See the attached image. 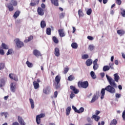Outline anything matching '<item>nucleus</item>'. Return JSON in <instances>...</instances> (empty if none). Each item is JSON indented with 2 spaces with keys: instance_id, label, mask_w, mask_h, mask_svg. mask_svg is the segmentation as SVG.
<instances>
[{
  "instance_id": "obj_1",
  "label": "nucleus",
  "mask_w": 125,
  "mask_h": 125,
  "mask_svg": "<svg viewBox=\"0 0 125 125\" xmlns=\"http://www.w3.org/2000/svg\"><path fill=\"white\" fill-rule=\"evenodd\" d=\"M105 90H106V91L110 92V93H115V92H116V89H115V88H114V87H113L112 86L108 85L105 88L102 89L101 91V94H102L101 99H103V98H104L105 93Z\"/></svg>"
},
{
  "instance_id": "obj_2",
  "label": "nucleus",
  "mask_w": 125,
  "mask_h": 125,
  "mask_svg": "<svg viewBox=\"0 0 125 125\" xmlns=\"http://www.w3.org/2000/svg\"><path fill=\"white\" fill-rule=\"evenodd\" d=\"M17 4H18V2L16 0H11V3L5 4V6L8 8L9 11L11 12L14 10V7L13 6H17Z\"/></svg>"
},
{
  "instance_id": "obj_3",
  "label": "nucleus",
  "mask_w": 125,
  "mask_h": 125,
  "mask_svg": "<svg viewBox=\"0 0 125 125\" xmlns=\"http://www.w3.org/2000/svg\"><path fill=\"white\" fill-rule=\"evenodd\" d=\"M89 84L88 83V82L87 81L82 82L79 81L78 82V86L79 88H87Z\"/></svg>"
},
{
  "instance_id": "obj_4",
  "label": "nucleus",
  "mask_w": 125,
  "mask_h": 125,
  "mask_svg": "<svg viewBox=\"0 0 125 125\" xmlns=\"http://www.w3.org/2000/svg\"><path fill=\"white\" fill-rule=\"evenodd\" d=\"M55 81L56 83L55 84V86L56 87V89H59L60 87V81H61V77L60 75H57L56 76Z\"/></svg>"
},
{
  "instance_id": "obj_5",
  "label": "nucleus",
  "mask_w": 125,
  "mask_h": 125,
  "mask_svg": "<svg viewBox=\"0 0 125 125\" xmlns=\"http://www.w3.org/2000/svg\"><path fill=\"white\" fill-rule=\"evenodd\" d=\"M106 79H107V81H108L109 84H110L111 86H113V87H115V88L118 87L117 84L116 83L115 81H114L113 79L109 77V76H108V75H106Z\"/></svg>"
},
{
  "instance_id": "obj_6",
  "label": "nucleus",
  "mask_w": 125,
  "mask_h": 125,
  "mask_svg": "<svg viewBox=\"0 0 125 125\" xmlns=\"http://www.w3.org/2000/svg\"><path fill=\"white\" fill-rule=\"evenodd\" d=\"M15 42H16V44L19 48H21V47H23L24 46V42L20 41V39L17 38L15 39Z\"/></svg>"
},
{
  "instance_id": "obj_7",
  "label": "nucleus",
  "mask_w": 125,
  "mask_h": 125,
  "mask_svg": "<svg viewBox=\"0 0 125 125\" xmlns=\"http://www.w3.org/2000/svg\"><path fill=\"white\" fill-rule=\"evenodd\" d=\"M45 117V114L41 113L40 115L36 116V123L37 125H41V119L42 118H44Z\"/></svg>"
},
{
  "instance_id": "obj_8",
  "label": "nucleus",
  "mask_w": 125,
  "mask_h": 125,
  "mask_svg": "<svg viewBox=\"0 0 125 125\" xmlns=\"http://www.w3.org/2000/svg\"><path fill=\"white\" fill-rule=\"evenodd\" d=\"M9 77L11 80H13L15 81V82H18V77L14 73H10L9 74Z\"/></svg>"
},
{
  "instance_id": "obj_9",
  "label": "nucleus",
  "mask_w": 125,
  "mask_h": 125,
  "mask_svg": "<svg viewBox=\"0 0 125 125\" xmlns=\"http://www.w3.org/2000/svg\"><path fill=\"white\" fill-rule=\"evenodd\" d=\"M97 62H98V59H96L93 62V68L94 71H96L98 68H99V65L97 63Z\"/></svg>"
},
{
  "instance_id": "obj_10",
  "label": "nucleus",
  "mask_w": 125,
  "mask_h": 125,
  "mask_svg": "<svg viewBox=\"0 0 125 125\" xmlns=\"http://www.w3.org/2000/svg\"><path fill=\"white\" fill-rule=\"evenodd\" d=\"M99 95V91L97 92L96 94H94L92 98V100L90 101L91 103H93V102H95L97 99H98V96Z\"/></svg>"
},
{
  "instance_id": "obj_11",
  "label": "nucleus",
  "mask_w": 125,
  "mask_h": 125,
  "mask_svg": "<svg viewBox=\"0 0 125 125\" xmlns=\"http://www.w3.org/2000/svg\"><path fill=\"white\" fill-rule=\"evenodd\" d=\"M70 89L73 91V93L75 94H78L80 92V90L76 88V87L73 85L70 86Z\"/></svg>"
},
{
  "instance_id": "obj_12",
  "label": "nucleus",
  "mask_w": 125,
  "mask_h": 125,
  "mask_svg": "<svg viewBox=\"0 0 125 125\" xmlns=\"http://www.w3.org/2000/svg\"><path fill=\"white\" fill-rule=\"evenodd\" d=\"M37 12L39 15H40L41 16H43V15H44V10L41 7H39L38 8Z\"/></svg>"
},
{
  "instance_id": "obj_13",
  "label": "nucleus",
  "mask_w": 125,
  "mask_h": 125,
  "mask_svg": "<svg viewBox=\"0 0 125 125\" xmlns=\"http://www.w3.org/2000/svg\"><path fill=\"white\" fill-rule=\"evenodd\" d=\"M58 33L61 38H63V37H65V36H66V34L64 32V29H59Z\"/></svg>"
},
{
  "instance_id": "obj_14",
  "label": "nucleus",
  "mask_w": 125,
  "mask_h": 125,
  "mask_svg": "<svg viewBox=\"0 0 125 125\" xmlns=\"http://www.w3.org/2000/svg\"><path fill=\"white\" fill-rule=\"evenodd\" d=\"M33 54L34 55H35V56H36V57H39V56H42V54L41 53V52L37 49L34 50Z\"/></svg>"
},
{
  "instance_id": "obj_15",
  "label": "nucleus",
  "mask_w": 125,
  "mask_h": 125,
  "mask_svg": "<svg viewBox=\"0 0 125 125\" xmlns=\"http://www.w3.org/2000/svg\"><path fill=\"white\" fill-rule=\"evenodd\" d=\"M19 123L21 125H26V123L24 122V120L21 117V116L18 117Z\"/></svg>"
},
{
  "instance_id": "obj_16",
  "label": "nucleus",
  "mask_w": 125,
  "mask_h": 125,
  "mask_svg": "<svg viewBox=\"0 0 125 125\" xmlns=\"http://www.w3.org/2000/svg\"><path fill=\"white\" fill-rule=\"evenodd\" d=\"M117 33L118 35H119L120 37H122L125 35V31L124 29H119L117 31Z\"/></svg>"
},
{
  "instance_id": "obj_17",
  "label": "nucleus",
  "mask_w": 125,
  "mask_h": 125,
  "mask_svg": "<svg viewBox=\"0 0 125 125\" xmlns=\"http://www.w3.org/2000/svg\"><path fill=\"white\" fill-rule=\"evenodd\" d=\"M54 54L57 57H59L60 56V50L58 47L55 48Z\"/></svg>"
},
{
  "instance_id": "obj_18",
  "label": "nucleus",
  "mask_w": 125,
  "mask_h": 125,
  "mask_svg": "<svg viewBox=\"0 0 125 125\" xmlns=\"http://www.w3.org/2000/svg\"><path fill=\"white\" fill-rule=\"evenodd\" d=\"M10 88L12 92H15L16 90V85L14 84L13 83H11L10 84Z\"/></svg>"
},
{
  "instance_id": "obj_19",
  "label": "nucleus",
  "mask_w": 125,
  "mask_h": 125,
  "mask_svg": "<svg viewBox=\"0 0 125 125\" xmlns=\"http://www.w3.org/2000/svg\"><path fill=\"white\" fill-rule=\"evenodd\" d=\"M85 64L88 67L91 66L92 64V60L91 59H89L86 61Z\"/></svg>"
},
{
  "instance_id": "obj_20",
  "label": "nucleus",
  "mask_w": 125,
  "mask_h": 125,
  "mask_svg": "<svg viewBox=\"0 0 125 125\" xmlns=\"http://www.w3.org/2000/svg\"><path fill=\"white\" fill-rule=\"evenodd\" d=\"M91 119H94V120L96 121V122H99V121L100 120L101 117L99 116H97L95 115H93L92 117H91Z\"/></svg>"
},
{
  "instance_id": "obj_21",
  "label": "nucleus",
  "mask_w": 125,
  "mask_h": 125,
  "mask_svg": "<svg viewBox=\"0 0 125 125\" xmlns=\"http://www.w3.org/2000/svg\"><path fill=\"white\" fill-rule=\"evenodd\" d=\"M33 85L35 89H39L40 88V84L37 81L33 82Z\"/></svg>"
},
{
  "instance_id": "obj_22",
  "label": "nucleus",
  "mask_w": 125,
  "mask_h": 125,
  "mask_svg": "<svg viewBox=\"0 0 125 125\" xmlns=\"http://www.w3.org/2000/svg\"><path fill=\"white\" fill-rule=\"evenodd\" d=\"M20 13H21L20 11L19 10L16 11L13 15V17L14 19H17V18L19 16V15H20Z\"/></svg>"
},
{
  "instance_id": "obj_23",
  "label": "nucleus",
  "mask_w": 125,
  "mask_h": 125,
  "mask_svg": "<svg viewBox=\"0 0 125 125\" xmlns=\"http://www.w3.org/2000/svg\"><path fill=\"white\" fill-rule=\"evenodd\" d=\"M4 85H5V80H4V79L2 78L0 80V87H2Z\"/></svg>"
},
{
  "instance_id": "obj_24",
  "label": "nucleus",
  "mask_w": 125,
  "mask_h": 125,
  "mask_svg": "<svg viewBox=\"0 0 125 125\" xmlns=\"http://www.w3.org/2000/svg\"><path fill=\"white\" fill-rule=\"evenodd\" d=\"M114 80L115 82H116L117 83L119 82V80H120V76H119L117 73L114 74Z\"/></svg>"
},
{
  "instance_id": "obj_25",
  "label": "nucleus",
  "mask_w": 125,
  "mask_h": 125,
  "mask_svg": "<svg viewBox=\"0 0 125 125\" xmlns=\"http://www.w3.org/2000/svg\"><path fill=\"white\" fill-rule=\"evenodd\" d=\"M51 3L54 4L55 6H59V3H58V0H50Z\"/></svg>"
},
{
  "instance_id": "obj_26",
  "label": "nucleus",
  "mask_w": 125,
  "mask_h": 125,
  "mask_svg": "<svg viewBox=\"0 0 125 125\" xmlns=\"http://www.w3.org/2000/svg\"><path fill=\"white\" fill-rule=\"evenodd\" d=\"M71 110H72L71 106H68L67 107V108L66 109V111H65V114H66V116H69V115H70Z\"/></svg>"
},
{
  "instance_id": "obj_27",
  "label": "nucleus",
  "mask_w": 125,
  "mask_h": 125,
  "mask_svg": "<svg viewBox=\"0 0 125 125\" xmlns=\"http://www.w3.org/2000/svg\"><path fill=\"white\" fill-rule=\"evenodd\" d=\"M33 39H34V37L31 35L30 36L28 37V39L24 40V42H31Z\"/></svg>"
},
{
  "instance_id": "obj_28",
  "label": "nucleus",
  "mask_w": 125,
  "mask_h": 125,
  "mask_svg": "<svg viewBox=\"0 0 125 125\" xmlns=\"http://www.w3.org/2000/svg\"><path fill=\"white\" fill-rule=\"evenodd\" d=\"M29 102L31 106V108L34 109V108H35V104H34V100L32 99H29Z\"/></svg>"
},
{
  "instance_id": "obj_29",
  "label": "nucleus",
  "mask_w": 125,
  "mask_h": 125,
  "mask_svg": "<svg viewBox=\"0 0 125 125\" xmlns=\"http://www.w3.org/2000/svg\"><path fill=\"white\" fill-rule=\"evenodd\" d=\"M1 47V48H3V49H8V45L4 43H2Z\"/></svg>"
},
{
  "instance_id": "obj_30",
  "label": "nucleus",
  "mask_w": 125,
  "mask_h": 125,
  "mask_svg": "<svg viewBox=\"0 0 125 125\" xmlns=\"http://www.w3.org/2000/svg\"><path fill=\"white\" fill-rule=\"evenodd\" d=\"M41 27L42 28H45L46 27V23L44 21H42L41 22Z\"/></svg>"
},
{
  "instance_id": "obj_31",
  "label": "nucleus",
  "mask_w": 125,
  "mask_h": 125,
  "mask_svg": "<svg viewBox=\"0 0 125 125\" xmlns=\"http://www.w3.org/2000/svg\"><path fill=\"white\" fill-rule=\"evenodd\" d=\"M71 47L74 49H77L78 48V44L76 42H73L71 44Z\"/></svg>"
},
{
  "instance_id": "obj_32",
  "label": "nucleus",
  "mask_w": 125,
  "mask_h": 125,
  "mask_svg": "<svg viewBox=\"0 0 125 125\" xmlns=\"http://www.w3.org/2000/svg\"><path fill=\"white\" fill-rule=\"evenodd\" d=\"M110 70V66L108 65H105L103 67V70L104 72H106V71H109Z\"/></svg>"
},
{
  "instance_id": "obj_33",
  "label": "nucleus",
  "mask_w": 125,
  "mask_h": 125,
  "mask_svg": "<svg viewBox=\"0 0 125 125\" xmlns=\"http://www.w3.org/2000/svg\"><path fill=\"white\" fill-rule=\"evenodd\" d=\"M118 124V121H117V120L113 119L111 121V123H110V125H116Z\"/></svg>"
},
{
  "instance_id": "obj_34",
  "label": "nucleus",
  "mask_w": 125,
  "mask_h": 125,
  "mask_svg": "<svg viewBox=\"0 0 125 125\" xmlns=\"http://www.w3.org/2000/svg\"><path fill=\"white\" fill-rule=\"evenodd\" d=\"M74 79H75V77H74V75H70L67 79L68 81H69L70 82L72 81H74Z\"/></svg>"
},
{
  "instance_id": "obj_35",
  "label": "nucleus",
  "mask_w": 125,
  "mask_h": 125,
  "mask_svg": "<svg viewBox=\"0 0 125 125\" xmlns=\"http://www.w3.org/2000/svg\"><path fill=\"white\" fill-rule=\"evenodd\" d=\"M90 76L92 79H95L96 78V75H95V73H94V72L93 71H91Z\"/></svg>"
},
{
  "instance_id": "obj_36",
  "label": "nucleus",
  "mask_w": 125,
  "mask_h": 125,
  "mask_svg": "<svg viewBox=\"0 0 125 125\" xmlns=\"http://www.w3.org/2000/svg\"><path fill=\"white\" fill-rule=\"evenodd\" d=\"M26 64L29 68H32L33 67V63L30 62L28 61H26Z\"/></svg>"
},
{
  "instance_id": "obj_37",
  "label": "nucleus",
  "mask_w": 125,
  "mask_h": 125,
  "mask_svg": "<svg viewBox=\"0 0 125 125\" xmlns=\"http://www.w3.org/2000/svg\"><path fill=\"white\" fill-rule=\"evenodd\" d=\"M94 48H95V47L93 45L90 44L88 46V49L89 50H90V51L94 50Z\"/></svg>"
},
{
  "instance_id": "obj_38",
  "label": "nucleus",
  "mask_w": 125,
  "mask_h": 125,
  "mask_svg": "<svg viewBox=\"0 0 125 125\" xmlns=\"http://www.w3.org/2000/svg\"><path fill=\"white\" fill-rule=\"evenodd\" d=\"M52 40L55 43H58V42H59L58 39H57V38L55 36L53 37Z\"/></svg>"
},
{
  "instance_id": "obj_39",
  "label": "nucleus",
  "mask_w": 125,
  "mask_h": 125,
  "mask_svg": "<svg viewBox=\"0 0 125 125\" xmlns=\"http://www.w3.org/2000/svg\"><path fill=\"white\" fill-rule=\"evenodd\" d=\"M78 14L79 17H83V11L81 9L79 10Z\"/></svg>"
},
{
  "instance_id": "obj_40",
  "label": "nucleus",
  "mask_w": 125,
  "mask_h": 125,
  "mask_svg": "<svg viewBox=\"0 0 125 125\" xmlns=\"http://www.w3.org/2000/svg\"><path fill=\"white\" fill-rule=\"evenodd\" d=\"M84 111V108L83 107H81L79 110L77 111L78 114H81V113H83Z\"/></svg>"
},
{
  "instance_id": "obj_41",
  "label": "nucleus",
  "mask_w": 125,
  "mask_h": 125,
  "mask_svg": "<svg viewBox=\"0 0 125 125\" xmlns=\"http://www.w3.org/2000/svg\"><path fill=\"white\" fill-rule=\"evenodd\" d=\"M46 34H47V35H51V29L50 28H47Z\"/></svg>"
},
{
  "instance_id": "obj_42",
  "label": "nucleus",
  "mask_w": 125,
  "mask_h": 125,
  "mask_svg": "<svg viewBox=\"0 0 125 125\" xmlns=\"http://www.w3.org/2000/svg\"><path fill=\"white\" fill-rule=\"evenodd\" d=\"M4 116L5 118H7V116L8 115V113L7 112H1L0 113V116L2 117V116Z\"/></svg>"
},
{
  "instance_id": "obj_43",
  "label": "nucleus",
  "mask_w": 125,
  "mask_h": 125,
  "mask_svg": "<svg viewBox=\"0 0 125 125\" xmlns=\"http://www.w3.org/2000/svg\"><path fill=\"white\" fill-rule=\"evenodd\" d=\"M4 67H5L4 63H0V70H2V69H4Z\"/></svg>"
},
{
  "instance_id": "obj_44",
  "label": "nucleus",
  "mask_w": 125,
  "mask_h": 125,
  "mask_svg": "<svg viewBox=\"0 0 125 125\" xmlns=\"http://www.w3.org/2000/svg\"><path fill=\"white\" fill-rule=\"evenodd\" d=\"M89 57V56L87 54H84V55H83L82 56V59H87Z\"/></svg>"
},
{
  "instance_id": "obj_45",
  "label": "nucleus",
  "mask_w": 125,
  "mask_h": 125,
  "mask_svg": "<svg viewBox=\"0 0 125 125\" xmlns=\"http://www.w3.org/2000/svg\"><path fill=\"white\" fill-rule=\"evenodd\" d=\"M121 14L123 17H125V10L121 9Z\"/></svg>"
},
{
  "instance_id": "obj_46",
  "label": "nucleus",
  "mask_w": 125,
  "mask_h": 125,
  "mask_svg": "<svg viewBox=\"0 0 125 125\" xmlns=\"http://www.w3.org/2000/svg\"><path fill=\"white\" fill-rule=\"evenodd\" d=\"M64 16H65V13H62L59 15V17H60V19H62V18H64Z\"/></svg>"
},
{
  "instance_id": "obj_47",
  "label": "nucleus",
  "mask_w": 125,
  "mask_h": 125,
  "mask_svg": "<svg viewBox=\"0 0 125 125\" xmlns=\"http://www.w3.org/2000/svg\"><path fill=\"white\" fill-rule=\"evenodd\" d=\"M13 52V51L12 50V49H9L8 50V52H7L6 54H7V55H9V54H12Z\"/></svg>"
},
{
  "instance_id": "obj_48",
  "label": "nucleus",
  "mask_w": 125,
  "mask_h": 125,
  "mask_svg": "<svg viewBox=\"0 0 125 125\" xmlns=\"http://www.w3.org/2000/svg\"><path fill=\"white\" fill-rule=\"evenodd\" d=\"M91 12H92V10H91V9H89L87 11L86 14L87 15H90V14H91Z\"/></svg>"
},
{
  "instance_id": "obj_49",
  "label": "nucleus",
  "mask_w": 125,
  "mask_h": 125,
  "mask_svg": "<svg viewBox=\"0 0 125 125\" xmlns=\"http://www.w3.org/2000/svg\"><path fill=\"white\" fill-rule=\"evenodd\" d=\"M69 71V68L68 67H66L64 68V71H63V73L64 74H67L68 72Z\"/></svg>"
},
{
  "instance_id": "obj_50",
  "label": "nucleus",
  "mask_w": 125,
  "mask_h": 125,
  "mask_svg": "<svg viewBox=\"0 0 125 125\" xmlns=\"http://www.w3.org/2000/svg\"><path fill=\"white\" fill-rule=\"evenodd\" d=\"M0 54L1 55H4V51L3 49H1V47H0Z\"/></svg>"
},
{
  "instance_id": "obj_51",
  "label": "nucleus",
  "mask_w": 125,
  "mask_h": 125,
  "mask_svg": "<svg viewBox=\"0 0 125 125\" xmlns=\"http://www.w3.org/2000/svg\"><path fill=\"white\" fill-rule=\"evenodd\" d=\"M74 97H75V94H74V93L72 92L70 95V98H71V99H73Z\"/></svg>"
},
{
  "instance_id": "obj_52",
  "label": "nucleus",
  "mask_w": 125,
  "mask_h": 125,
  "mask_svg": "<svg viewBox=\"0 0 125 125\" xmlns=\"http://www.w3.org/2000/svg\"><path fill=\"white\" fill-rule=\"evenodd\" d=\"M57 95H58V92L57 91H56L54 93V98H57Z\"/></svg>"
},
{
  "instance_id": "obj_53",
  "label": "nucleus",
  "mask_w": 125,
  "mask_h": 125,
  "mask_svg": "<svg viewBox=\"0 0 125 125\" xmlns=\"http://www.w3.org/2000/svg\"><path fill=\"white\" fill-rule=\"evenodd\" d=\"M32 1L35 2L37 5L40 3V0H32Z\"/></svg>"
},
{
  "instance_id": "obj_54",
  "label": "nucleus",
  "mask_w": 125,
  "mask_h": 125,
  "mask_svg": "<svg viewBox=\"0 0 125 125\" xmlns=\"http://www.w3.org/2000/svg\"><path fill=\"white\" fill-rule=\"evenodd\" d=\"M116 3L118 5H121L122 4V1L121 0H116Z\"/></svg>"
},
{
  "instance_id": "obj_55",
  "label": "nucleus",
  "mask_w": 125,
  "mask_h": 125,
  "mask_svg": "<svg viewBox=\"0 0 125 125\" xmlns=\"http://www.w3.org/2000/svg\"><path fill=\"white\" fill-rule=\"evenodd\" d=\"M87 39H88V40H89V41H93L94 38L92 37V36H87Z\"/></svg>"
},
{
  "instance_id": "obj_56",
  "label": "nucleus",
  "mask_w": 125,
  "mask_h": 125,
  "mask_svg": "<svg viewBox=\"0 0 125 125\" xmlns=\"http://www.w3.org/2000/svg\"><path fill=\"white\" fill-rule=\"evenodd\" d=\"M109 68H111L112 70L114 69V63H109Z\"/></svg>"
},
{
  "instance_id": "obj_57",
  "label": "nucleus",
  "mask_w": 125,
  "mask_h": 125,
  "mask_svg": "<svg viewBox=\"0 0 125 125\" xmlns=\"http://www.w3.org/2000/svg\"><path fill=\"white\" fill-rule=\"evenodd\" d=\"M72 109L75 111L76 113H78V109H77V107H76L75 106H72Z\"/></svg>"
},
{
  "instance_id": "obj_58",
  "label": "nucleus",
  "mask_w": 125,
  "mask_h": 125,
  "mask_svg": "<svg viewBox=\"0 0 125 125\" xmlns=\"http://www.w3.org/2000/svg\"><path fill=\"white\" fill-rule=\"evenodd\" d=\"M30 6H36V5H37V4L35 2H31L30 3Z\"/></svg>"
},
{
  "instance_id": "obj_59",
  "label": "nucleus",
  "mask_w": 125,
  "mask_h": 125,
  "mask_svg": "<svg viewBox=\"0 0 125 125\" xmlns=\"http://www.w3.org/2000/svg\"><path fill=\"white\" fill-rule=\"evenodd\" d=\"M101 112L99 110H96L95 111V116H98V115H99V114H100Z\"/></svg>"
},
{
  "instance_id": "obj_60",
  "label": "nucleus",
  "mask_w": 125,
  "mask_h": 125,
  "mask_svg": "<svg viewBox=\"0 0 125 125\" xmlns=\"http://www.w3.org/2000/svg\"><path fill=\"white\" fill-rule=\"evenodd\" d=\"M47 89H48V88H47V89H44L43 90V93H44L45 94H47Z\"/></svg>"
},
{
  "instance_id": "obj_61",
  "label": "nucleus",
  "mask_w": 125,
  "mask_h": 125,
  "mask_svg": "<svg viewBox=\"0 0 125 125\" xmlns=\"http://www.w3.org/2000/svg\"><path fill=\"white\" fill-rule=\"evenodd\" d=\"M41 7L43 9H44V8H45V4H44V3H42L41 4Z\"/></svg>"
},
{
  "instance_id": "obj_62",
  "label": "nucleus",
  "mask_w": 125,
  "mask_h": 125,
  "mask_svg": "<svg viewBox=\"0 0 125 125\" xmlns=\"http://www.w3.org/2000/svg\"><path fill=\"white\" fill-rule=\"evenodd\" d=\"M115 96L116 98H120V97H121V94L116 93Z\"/></svg>"
},
{
  "instance_id": "obj_63",
  "label": "nucleus",
  "mask_w": 125,
  "mask_h": 125,
  "mask_svg": "<svg viewBox=\"0 0 125 125\" xmlns=\"http://www.w3.org/2000/svg\"><path fill=\"white\" fill-rule=\"evenodd\" d=\"M114 63L115 65H119V61H118V60H115Z\"/></svg>"
},
{
  "instance_id": "obj_64",
  "label": "nucleus",
  "mask_w": 125,
  "mask_h": 125,
  "mask_svg": "<svg viewBox=\"0 0 125 125\" xmlns=\"http://www.w3.org/2000/svg\"><path fill=\"white\" fill-rule=\"evenodd\" d=\"M103 2L104 4H106L108 2V0H103Z\"/></svg>"
}]
</instances>
